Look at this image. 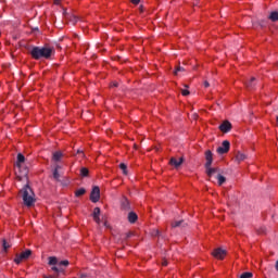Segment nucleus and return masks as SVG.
I'll return each mask as SVG.
<instances>
[{"label":"nucleus","instance_id":"obj_9","mask_svg":"<svg viewBox=\"0 0 278 278\" xmlns=\"http://www.w3.org/2000/svg\"><path fill=\"white\" fill-rule=\"evenodd\" d=\"M213 257L215 260H223L227 256V250H223V248H217L212 252Z\"/></svg>","mask_w":278,"mask_h":278},{"label":"nucleus","instance_id":"obj_18","mask_svg":"<svg viewBox=\"0 0 278 278\" xmlns=\"http://www.w3.org/2000/svg\"><path fill=\"white\" fill-rule=\"evenodd\" d=\"M270 21H278V12H271L269 15Z\"/></svg>","mask_w":278,"mask_h":278},{"label":"nucleus","instance_id":"obj_5","mask_svg":"<svg viewBox=\"0 0 278 278\" xmlns=\"http://www.w3.org/2000/svg\"><path fill=\"white\" fill-rule=\"evenodd\" d=\"M48 264H49V266H52V270L54 271V273H60V269L58 268V267H55V266H68V261H61V262H58V257H55V256H50L49 258H48Z\"/></svg>","mask_w":278,"mask_h":278},{"label":"nucleus","instance_id":"obj_33","mask_svg":"<svg viewBox=\"0 0 278 278\" xmlns=\"http://www.w3.org/2000/svg\"><path fill=\"white\" fill-rule=\"evenodd\" d=\"M78 155H84V152H81V151H78Z\"/></svg>","mask_w":278,"mask_h":278},{"label":"nucleus","instance_id":"obj_27","mask_svg":"<svg viewBox=\"0 0 278 278\" xmlns=\"http://www.w3.org/2000/svg\"><path fill=\"white\" fill-rule=\"evenodd\" d=\"M131 3H134L135 5H138V3H140V0H130Z\"/></svg>","mask_w":278,"mask_h":278},{"label":"nucleus","instance_id":"obj_32","mask_svg":"<svg viewBox=\"0 0 278 278\" xmlns=\"http://www.w3.org/2000/svg\"><path fill=\"white\" fill-rule=\"evenodd\" d=\"M111 86H114V87H116V86H118V84H116V83H113Z\"/></svg>","mask_w":278,"mask_h":278},{"label":"nucleus","instance_id":"obj_14","mask_svg":"<svg viewBox=\"0 0 278 278\" xmlns=\"http://www.w3.org/2000/svg\"><path fill=\"white\" fill-rule=\"evenodd\" d=\"M236 160H237V162H244V160H247V154H244L242 152H238L236 154Z\"/></svg>","mask_w":278,"mask_h":278},{"label":"nucleus","instance_id":"obj_34","mask_svg":"<svg viewBox=\"0 0 278 278\" xmlns=\"http://www.w3.org/2000/svg\"><path fill=\"white\" fill-rule=\"evenodd\" d=\"M251 81H255V78H251Z\"/></svg>","mask_w":278,"mask_h":278},{"label":"nucleus","instance_id":"obj_13","mask_svg":"<svg viewBox=\"0 0 278 278\" xmlns=\"http://www.w3.org/2000/svg\"><path fill=\"white\" fill-rule=\"evenodd\" d=\"M169 164H172V166H175V168H179V165L184 164V159L182 157H179V159L172 157L169 161Z\"/></svg>","mask_w":278,"mask_h":278},{"label":"nucleus","instance_id":"obj_11","mask_svg":"<svg viewBox=\"0 0 278 278\" xmlns=\"http://www.w3.org/2000/svg\"><path fill=\"white\" fill-rule=\"evenodd\" d=\"M219 130L223 134H229V131H231V123L229 121L223 122L219 126Z\"/></svg>","mask_w":278,"mask_h":278},{"label":"nucleus","instance_id":"obj_17","mask_svg":"<svg viewBox=\"0 0 278 278\" xmlns=\"http://www.w3.org/2000/svg\"><path fill=\"white\" fill-rule=\"evenodd\" d=\"M86 194V189L80 188L75 191V197H84Z\"/></svg>","mask_w":278,"mask_h":278},{"label":"nucleus","instance_id":"obj_10","mask_svg":"<svg viewBox=\"0 0 278 278\" xmlns=\"http://www.w3.org/2000/svg\"><path fill=\"white\" fill-rule=\"evenodd\" d=\"M210 179H215L218 184V186H223L227 181V178L225 176L220 175L219 169L217 168V172L214 174V177H210Z\"/></svg>","mask_w":278,"mask_h":278},{"label":"nucleus","instance_id":"obj_4","mask_svg":"<svg viewBox=\"0 0 278 278\" xmlns=\"http://www.w3.org/2000/svg\"><path fill=\"white\" fill-rule=\"evenodd\" d=\"M205 167H206V173L208 177H214L216 175L218 168H212V162H214V154L212 153V150H206L205 153Z\"/></svg>","mask_w":278,"mask_h":278},{"label":"nucleus","instance_id":"obj_2","mask_svg":"<svg viewBox=\"0 0 278 278\" xmlns=\"http://www.w3.org/2000/svg\"><path fill=\"white\" fill-rule=\"evenodd\" d=\"M20 194L26 207H34V204L36 203V193H34V190L31 187H29V185L23 187Z\"/></svg>","mask_w":278,"mask_h":278},{"label":"nucleus","instance_id":"obj_29","mask_svg":"<svg viewBox=\"0 0 278 278\" xmlns=\"http://www.w3.org/2000/svg\"><path fill=\"white\" fill-rule=\"evenodd\" d=\"M53 1H54L55 5H60L61 0H53Z\"/></svg>","mask_w":278,"mask_h":278},{"label":"nucleus","instance_id":"obj_8","mask_svg":"<svg viewBox=\"0 0 278 278\" xmlns=\"http://www.w3.org/2000/svg\"><path fill=\"white\" fill-rule=\"evenodd\" d=\"M231 143L228 140L223 141L222 146L217 148L218 155H225V153H229V149Z\"/></svg>","mask_w":278,"mask_h":278},{"label":"nucleus","instance_id":"obj_16","mask_svg":"<svg viewBox=\"0 0 278 278\" xmlns=\"http://www.w3.org/2000/svg\"><path fill=\"white\" fill-rule=\"evenodd\" d=\"M52 160L54 162H60V160H62V152H54L53 156H52Z\"/></svg>","mask_w":278,"mask_h":278},{"label":"nucleus","instance_id":"obj_7","mask_svg":"<svg viewBox=\"0 0 278 278\" xmlns=\"http://www.w3.org/2000/svg\"><path fill=\"white\" fill-rule=\"evenodd\" d=\"M101 199V189L99 187H93L90 193V201L92 203H99Z\"/></svg>","mask_w":278,"mask_h":278},{"label":"nucleus","instance_id":"obj_22","mask_svg":"<svg viewBox=\"0 0 278 278\" xmlns=\"http://www.w3.org/2000/svg\"><path fill=\"white\" fill-rule=\"evenodd\" d=\"M10 249V243L8 241L3 240V251H8Z\"/></svg>","mask_w":278,"mask_h":278},{"label":"nucleus","instance_id":"obj_12","mask_svg":"<svg viewBox=\"0 0 278 278\" xmlns=\"http://www.w3.org/2000/svg\"><path fill=\"white\" fill-rule=\"evenodd\" d=\"M99 216H101V208L96 207L93 210L92 217H93L94 223H97V225H101V218Z\"/></svg>","mask_w":278,"mask_h":278},{"label":"nucleus","instance_id":"obj_6","mask_svg":"<svg viewBox=\"0 0 278 278\" xmlns=\"http://www.w3.org/2000/svg\"><path fill=\"white\" fill-rule=\"evenodd\" d=\"M31 256V250H26L20 254H16L14 262L15 264H21V262H25V260H29Z\"/></svg>","mask_w":278,"mask_h":278},{"label":"nucleus","instance_id":"obj_23","mask_svg":"<svg viewBox=\"0 0 278 278\" xmlns=\"http://www.w3.org/2000/svg\"><path fill=\"white\" fill-rule=\"evenodd\" d=\"M181 94L182 97H188V94H190V91L188 89H182Z\"/></svg>","mask_w":278,"mask_h":278},{"label":"nucleus","instance_id":"obj_20","mask_svg":"<svg viewBox=\"0 0 278 278\" xmlns=\"http://www.w3.org/2000/svg\"><path fill=\"white\" fill-rule=\"evenodd\" d=\"M121 170H123L124 175H127V165L125 163L119 164Z\"/></svg>","mask_w":278,"mask_h":278},{"label":"nucleus","instance_id":"obj_19","mask_svg":"<svg viewBox=\"0 0 278 278\" xmlns=\"http://www.w3.org/2000/svg\"><path fill=\"white\" fill-rule=\"evenodd\" d=\"M88 173H89V170H88V168H86V167H83V168L80 169V175H81V177H88Z\"/></svg>","mask_w":278,"mask_h":278},{"label":"nucleus","instance_id":"obj_15","mask_svg":"<svg viewBox=\"0 0 278 278\" xmlns=\"http://www.w3.org/2000/svg\"><path fill=\"white\" fill-rule=\"evenodd\" d=\"M128 220H129V223H136V220H138V215L134 212H130L128 214Z\"/></svg>","mask_w":278,"mask_h":278},{"label":"nucleus","instance_id":"obj_30","mask_svg":"<svg viewBox=\"0 0 278 278\" xmlns=\"http://www.w3.org/2000/svg\"><path fill=\"white\" fill-rule=\"evenodd\" d=\"M204 86H205V88H210V83L205 81Z\"/></svg>","mask_w":278,"mask_h":278},{"label":"nucleus","instance_id":"obj_25","mask_svg":"<svg viewBox=\"0 0 278 278\" xmlns=\"http://www.w3.org/2000/svg\"><path fill=\"white\" fill-rule=\"evenodd\" d=\"M179 225H181V222H176L172 224V227H179Z\"/></svg>","mask_w":278,"mask_h":278},{"label":"nucleus","instance_id":"obj_26","mask_svg":"<svg viewBox=\"0 0 278 278\" xmlns=\"http://www.w3.org/2000/svg\"><path fill=\"white\" fill-rule=\"evenodd\" d=\"M43 278H59L58 275H49V276H43Z\"/></svg>","mask_w":278,"mask_h":278},{"label":"nucleus","instance_id":"obj_3","mask_svg":"<svg viewBox=\"0 0 278 278\" xmlns=\"http://www.w3.org/2000/svg\"><path fill=\"white\" fill-rule=\"evenodd\" d=\"M51 53H53V50L51 48L35 47L30 51V55L31 58H34V60H40V58H51Z\"/></svg>","mask_w":278,"mask_h":278},{"label":"nucleus","instance_id":"obj_35","mask_svg":"<svg viewBox=\"0 0 278 278\" xmlns=\"http://www.w3.org/2000/svg\"><path fill=\"white\" fill-rule=\"evenodd\" d=\"M129 236H131L130 233L127 235V238H129Z\"/></svg>","mask_w":278,"mask_h":278},{"label":"nucleus","instance_id":"obj_21","mask_svg":"<svg viewBox=\"0 0 278 278\" xmlns=\"http://www.w3.org/2000/svg\"><path fill=\"white\" fill-rule=\"evenodd\" d=\"M253 277V274L252 273H243L240 278H251Z\"/></svg>","mask_w":278,"mask_h":278},{"label":"nucleus","instance_id":"obj_31","mask_svg":"<svg viewBox=\"0 0 278 278\" xmlns=\"http://www.w3.org/2000/svg\"><path fill=\"white\" fill-rule=\"evenodd\" d=\"M162 266H168V263H167L166 261H164V262L162 263Z\"/></svg>","mask_w":278,"mask_h":278},{"label":"nucleus","instance_id":"obj_1","mask_svg":"<svg viewBox=\"0 0 278 278\" xmlns=\"http://www.w3.org/2000/svg\"><path fill=\"white\" fill-rule=\"evenodd\" d=\"M25 164V155L17 154V161L14 167L15 175L20 181H23V179H27V175H29V169L27 167L23 166Z\"/></svg>","mask_w":278,"mask_h":278},{"label":"nucleus","instance_id":"obj_28","mask_svg":"<svg viewBox=\"0 0 278 278\" xmlns=\"http://www.w3.org/2000/svg\"><path fill=\"white\" fill-rule=\"evenodd\" d=\"M179 71H182V68H181V67H178V68L174 72V74H175V75H178V74H179Z\"/></svg>","mask_w":278,"mask_h":278},{"label":"nucleus","instance_id":"obj_24","mask_svg":"<svg viewBox=\"0 0 278 278\" xmlns=\"http://www.w3.org/2000/svg\"><path fill=\"white\" fill-rule=\"evenodd\" d=\"M53 177L54 179H60V173H58V168L54 169Z\"/></svg>","mask_w":278,"mask_h":278}]
</instances>
